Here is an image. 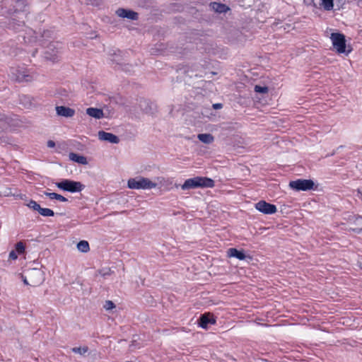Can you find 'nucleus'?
<instances>
[{"label": "nucleus", "mask_w": 362, "mask_h": 362, "mask_svg": "<svg viewBox=\"0 0 362 362\" xmlns=\"http://www.w3.org/2000/svg\"><path fill=\"white\" fill-rule=\"evenodd\" d=\"M4 9H6L5 12L8 14H17L18 20L16 18H12L11 21L8 23V28L14 30L15 31H19L20 28L24 26L23 18L25 16V3L24 0H4Z\"/></svg>", "instance_id": "f257e3e1"}, {"label": "nucleus", "mask_w": 362, "mask_h": 362, "mask_svg": "<svg viewBox=\"0 0 362 362\" xmlns=\"http://www.w3.org/2000/svg\"><path fill=\"white\" fill-rule=\"evenodd\" d=\"M45 280L44 273L40 269L33 268L27 271L26 276L23 277V282L26 285L37 286Z\"/></svg>", "instance_id": "f03ea898"}, {"label": "nucleus", "mask_w": 362, "mask_h": 362, "mask_svg": "<svg viewBox=\"0 0 362 362\" xmlns=\"http://www.w3.org/2000/svg\"><path fill=\"white\" fill-rule=\"evenodd\" d=\"M26 35H23V40L26 43H33L39 42L40 45L44 44V40L47 38H50L52 35V32L50 30H44L39 36L37 35L35 31L30 28H28L26 30Z\"/></svg>", "instance_id": "7ed1b4c3"}, {"label": "nucleus", "mask_w": 362, "mask_h": 362, "mask_svg": "<svg viewBox=\"0 0 362 362\" xmlns=\"http://www.w3.org/2000/svg\"><path fill=\"white\" fill-rule=\"evenodd\" d=\"M330 39L332 40L333 47L338 53L346 52V39L343 34L339 33H332Z\"/></svg>", "instance_id": "20e7f679"}, {"label": "nucleus", "mask_w": 362, "mask_h": 362, "mask_svg": "<svg viewBox=\"0 0 362 362\" xmlns=\"http://www.w3.org/2000/svg\"><path fill=\"white\" fill-rule=\"evenodd\" d=\"M59 45V43L57 42L49 43L44 52L45 58L52 62L57 60L59 50L61 49Z\"/></svg>", "instance_id": "39448f33"}, {"label": "nucleus", "mask_w": 362, "mask_h": 362, "mask_svg": "<svg viewBox=\"0 0 362 362\" xmlns=\"http://www.w3.org/2000/svg\"><path fill=\"white\" fill-rule=\"evenodd\" d=\"M57 186L64 191L78 192L83 189L84 185L81 182H55Z\"/></svg>", "instance_id": "423d86ee"}, {"label": "nucleus", "mask_w": 362, "mask_h": 362, "mask_svg": "<svg viewBox=\"0 0 362 362\" xmlns=\"http://www.w3.org/2000/svg\"><path fill=\"white\" fill-rule=\"evenodd\" d=\"M289 187L296 191L316 190L318 187L317 182H289Z\"/></svg>", "instance_id": "0eeeda50"}, {"label": "nucleus", "mask_w": 362, "mask_h": 362, "mask_svg": "<svg viewBox=\"0 0 362 362\" xmlns=\"http://www.w3.org/2000/svg\"><path fill=\"white\" fill-rule=\"evenodd\" d=\"M255 208L264 214H273L276 212V206L274 204L261 200L255 204Z\"/></svg>", "instance_id": "6e6552de"}, {"label": "nucleus", "mask_w": 362, "mask_h": 362, "mask_svg": "<svg viewBox=\"0 0 362 362\" xmlns=\"http://www.w3.org/2000/svg\"><path fill=\"white\" fill-rule=\"evenodd\" d=\"M175 187L177 188L180 187L181 189L183 190L195 189L199 187H214V182H184L182 185L175 184Z\"/></svg>", "instance_id": "1a4fd4ad"}, {"label": "nucleus", "mask_w": 362, "mask_h": 362, "mask_svg": "<svg viewBox=\"0 0 362 362\" xmlns=\"http://www.w3.org/2000/svg\"><path fill=\"white\" fill-rule=\"evenodd\" d=\"M12 78L18 82L29 81L31 80V76L26 74L25 72L18 69H11Z\"/></svg>", "instance_id": "9d476101"}, {"label": "nucleus", "mask_w": 362, "mask_h": 362, "mask_svg": "<svg viewBox=\"0 0 362 362\" xmlns=\"http://www.w3.org/2000/svg\"><path fill=\"white\" fill-rule=\"evenodd\" d=\"M157 186V182H127L128 188L135 189H150Z\"/></svg>", "instance_id": "9b49d317"}, {"label": "nucleus", "mask_w": 362, "mask_h": 362, "mask_svg": "<svg viewBox=\"0 0 362 362\" xmlns=\"http://www.w3.org/2000/svg\"><path fill=\"white\" fill-rule=\"evenodd\" d=\"M98 139L101 141H106L111 144H118L119 139L116 135L104 131L98 132Z\"/></svg>", "instance_id": "f8f14e48"}, {"label": "nucleus", "mask_w": 362, "mask_h": 362, "mask_svg": "<svg viewBox=\"0 0 362 362\" xmlns=\"http://www.w3.org/2000/svg\"><path fill=\"white\" fill-rule=\"evenodd\" d=\"M116 13L121 18H126L130 20H137L138 18V13L132 10L119 8L117 10Z\"/></svg>", "instance_id": "ddd939ff"}, {"label": "nucleus", "mask_w": 362, "mask_h": 362, "mask_svg": "<svg viewBox=\"0 0 362 362\" xmlns=\"http://www.w3.org/2000/svg\"><path fill=\"white\" fill-rule=\"evenodd\" d=\"M56 112L58 115L65 117H71L75 114L74 109L65 106H57Z\"/></svg>", "instance_id": "4468645a"}, {"label": "nucleus", "mask_w": 362, "mask_h": 362, "mask_svg": "<svg viewBox=\"0 0 362 362\" xmlns=\"http://www.w3.org/2000/svg\"><path fill=\"white\" fill-rule=\"evenodd\" d=\"M216 323V320L213 317H211L210 314H204L202 315L199 319V325L204 328L206 329L209 324L214 325Z\"/></svg>", "instance_id": "2eb2a0df"}, {"label": "nucleus", "mask_w": 362, "mask_h": 362, "mask_svg": "<svg viewBox=\"0 0 362 362\" xmlns=\"http://www.w3.org/2000/svg\"><path fill=\"white\" fill-rule=\"evenodd\" d=\"M86 114L95 119H101L104 117V113L102 109L96 107H88L86 109Z\"/></svg>", "instance_id": "dca6fc26"}, {"label": "nucleus", "mask_w": 362, "mask_h": 362, "mask_svg": "<svg viewBox=\"0 0 362 362\" xmlns=\"http://www.w3.org/2000/svg\"><path fill=\"white\" fill-rule=\"evenodd\" d=\"M69 158L71 160L79 164L86 165L88 163L87 158L85 156L75 153H70L69 154Z\"/></svg>", "instance_id": "f3484780"}, {"label": "nucleus", "mask_w": 362, "mask_h": 362, "mask_svg": "<svg viewBox=\"0 0 362 362\" xmlns=\"http://www.w3.org/2000/svg\"><path fill=\"white\" fill-rule=\"evenodd\" d=\"M228 255L229 257H236L240 260H243L246 257L243 250H238L236 248H230L228 250Z\"/></svg>", "instance_id": "a211bd4d"}, {"label": "nucleus", "mask_w": 362, "mask_h": 362, "mask_svg": "<svg viewBox=\"0 0 362 362\" xmlns=\"http://www.w3.org/2000/svg\"><path fill=\"white\" fill-rule=\"evenodd\" d=\"M213 9L217 13H226L229 10V8L223 4L214 2L211 4Z\"/></svg>", "instance_id": "6ab92c4d"}, {"label": "nucleus", "mask_w": 362, "mask_h": 362, "mask_svg": "<svg viewBox=\"0 0 362 362\" xmlns=\"http://www.w3.org/2000/svg\"><path fill=\"white\" fill-rule=\"evenodd\" d=\"M197 138L199 141L206 144H211L214 140V136L211 134H199Z\"/></svg>", "instance_id": "aec40b11"}, {"label": "nucleus", "mask_w": 362, "mask_h": 362, "mask_svg": "<svg viewBox=\"0 0 362 362\" xmlns=\"http://www.w3.org/2000/svg\"><path fill=\"white\" fill-rule=\"evenodd\" d=\"M77 249L82 252H87L90 250L89 244L86 240H81L77 244Z\"/></svg>", "instance_id": "412c9836"}, {"label": "nucleus", "mask_w": 362, "mask_h": 362, "mask_svg": "<svg viewBox=\"0 0 362 362\" xmlns=\"http://www.w3.org/2000/svg\"><path fill=\"white\" fill-rule=\"evenodd\" d=\"M89 349L87 346H80V347H73L71 349V351L80 354L81 356L85 355L88 351Z\"/></svg>", "instance_id": "4be33fe9"}, {"label": "nucleus", "mask_w": 362, "mask_h": 362, "mask_svg": "<svg viewBox=\"0 0 362 362\" xmlns=\"http://www.w3.org/2000/svg\"><path fill=\"white\" fill-rule=\"evenodd\" d=\"M322 1V6H323L324 9L326 11H331L333 9L334 7V0H321Z\"/></svg>", "instance_id": "5701e85b"}, {"label": "nucleus", "mask_w": 362, "mask_h": 362, "mask_svg": "<svg viewBox=\"0 0 362 362\" xmlns=\"http://www.w3.org/2000/svg\"><path fill=\"white\" fill-rule=\"evenodd\" d=\"M38 213L43 216H53L54 215V212L52 209L47 208L40 207Z\"/></svg>", "instance_id": "b1692460"}, {"label": "nucleus", "mask_w": 362, "mask_h": 362, "mask_svg": "<svg viewBox=\"0 0 362 362\" xmlns=\"http://www.w3.org/2000/svg\"><path fill=\"white\" fill-rule=\"evenodd\" d=\"M30 209H32L34 211H39L40 209V206L34 200H30V202L26 204Z\"/></svg>", "instance_id": "393cba45"}, {"label": "nucleus", "mask_w": 362, "mask_h": 362, "mask_svg": "<svg viewBox=\"0 0 362 362\" xmlns=\"http://www.w3.org/2000/svg\"><path fill=\"white\" fill-rule=\"evenodd\" d=\"M185 181H214L212 179L206 177H194L192 178L187 179Z\"/></svg>", "instance_id": "a878e982"}, {"label": "nucleus", "mask_w": 362, "mask_h": 362, "mask_svg": "<svg viewBox=\"0 0 362 362\" xmlns=\"http://www.w3.org/2000/svg\"><path fill=\"white\" fill-rule=\"evenodd\" d=\"M255 91L256 93H266L268 92V88L267 86H260L256 85L255 86Z\"/></svg>", "instance_id": "bb28decb"}, {"label": "nucleus", "mask_w": 362, "mask_h": 362, "mask_svg": "<svg viewBox=\"0 0 362 362\" xmlns=\"http://www.w3.org/2000/svg\"><path fill=\"white\" fill-rule=\"evenodd\" d=\"M16 250L19 253L21 254L25 251V246L22 242H18L16 245Z\"/></svg>", "instance_id": "cd10ccee"}, {"label": "nucleus", "mask_w": 362, "mask_h": 362, "mask_svg": "<svg viewBox=\"0 0 362 362\" xmlns=\"http://www.w3.org/2000/svg\"><path fill=\"white\" fill-rule=\"evenodd\" d=\"M104 308L107 310H112V308H115V305L111 300H106L105 303V305H104Z\"/></svg>", "instance_id": "c85d7f7f"}, {"label": "nucleus", "mask_w": 362, "mask_h": 362, "mask_svg": "<svg viewBox=\"0 0 362 362\" xmlns=\"http://www.w3.org/2000/svg\"><path fill=\"white\" fill-rule=\"evenodd\" d=\"M45 194L46 196H47L48 197H49L51 199H57V197L58 195V194L55 193V192H45Z\"/></svg>", "instance_id": "c756f323"}, {"label": "nucleus", "mask_w": 362, "mask_h": 362, "mask_svg": "<svg viewBox=\"0 0 362 362\" xmlns=\"http://www.w3.org/2000/svg\"><path fill=\"white\" fill-rule=\"evenodd\" d=\"M0 194H1V195H3L4 197H8L10 195H13V196L15 195L14 194H12L11 190L10 189H7L4 192H1Z\"/></svg>", "instance_id": "7c9ffc66"}, {"label": "nucleus", "mask_w": 362, "mask_h": 362, "mask_svg": "<svg viewBox=\"0 0 362 362\" xmlns=\"http://www.w3.org/2000/svg\"><path fill=\"white\" fill-rule=\"evenodd\" d=\"M128 181H142V182H144V181H150V180L148 179H147V178L139 177H136V178H130V179L128 180Z\"/></svg>", "instance_id": "2f4dec72"}, {"label": "nucleus", "mask_w": 362, "mask_h": 362, "mask_svg": "<svg viewBox=\"0 0 362 362\" xmlns=\"http://www.w3.org/2000/svg\"><path fill=\"white\" fill-rule=\"evenodd\" d=\"M17 258H18V255H17L16 251H14V250L11 251L9 253V259L14 260V259H16Z\"/></svg>", "instance_id": "473e14b6"}, {"label": "nucleus", "mask_w": 362, "mask_h": 362, "mask_svg": "<svg viewBox=\"0 0 362 362\" xmlns=\"http://www.w3.org/2000/svg\"><path fill=\"white\" fill-rule=\"evenodd\" d=\"M57 200H59L60 202H67V199L64 197H63L62 195L61 194H59L57 195Z\"/></svg>", "instance_id": "72a5a7b5"}, {"label": "nucleus", "mask_w": 362, "mask_h": 362, "mask_svg": "<svg viewBox=\"0 0 362 362\" xmlns=\"http://www.w3.org/2000/svg\"><path fill=\"white\" fill-rule=\"evenodd\" d=\"M223 107V105L221 103H215L213 105V108L214 110H219L221 108H222Z\"/></svg>", "instance_id": "f704fd0d"}, {"label": "nucleus", "mask_w": 362, "mask_h": 362, "mask_svg": "<svg viewBox=\"0 0 362 362\" xmlns=\"http://www.w3.org/2000/svg\"><path fill=\"white\" fill-rule=\"evenodd\" d=\"M47 146H48L49 148H53V147H54V146H55V142H54V141H52V140H49V141H47Z\"/></svg>", "instance_id": "c9c22d12"}, {"label": "nucleus", "mask_w": 362, "mask_h": 362, "mask_svg": "<svg viewBox=\"0 0 362 362\" xmlns=\"http://www.w3.org/2000/svg\"><path fill=\"white\" fill-rule=\"evenodd\" d=\"M99 273H100L102 276H106V275H110V269H108V271H107V272H103L102 270H100V271H99Z\"/></svg>", "instance_id": "e433bc0d"}, {"label": "nucleus", "mask_w": 362, "mask_h": 362, "mask_svg": "<svg viewBox=\"0 0 362 362\" xmlns=\"http://www.w3.org/2000/svg\"><path fill=\"white\" fill-rule=\"evenodd\" d=\"M21 199L27 200V197L25 194L18 195Z\"/></svg>", "instance_id": "4c0bfd02"}, {"label": "nucleus", "mask_w": 362, "mask_h": 362, "mask_svg": "<svg viewBox=\"0 0 362 362\" xmlns=\"http://www.w3.org/2000/svg\"><path fill=\"white\" fill-rule=\"evenodd\" d=\"M296 181L303 182V181H313V180H308V179H298Z\"/></svg>", "instance_id": "58836bf2"}, {"label": "nucleus", "mask_w": 362, "mask_h": 362, "mask_svg": "<svg viewBox=\"0 0 362 362\" xmlns=\"http://www.w3.org/2000/svg\"><path fill=\"white\" fill-rule=\"evenodd\" d=\"M135 342H136V341H135V340H134V341H132V344H130V346H129L130 349H131L132 346H135Z\"/></svg>", "instance_id": "ea45409f"}, {"label": "nucleus", "mask_w": 362, "mask_h": 362, "mask_svg": "<svg viewBox=\"0 0 362 362\" xmlns=\"http://www.w3.org/2000/svg\"><path fill=\"white\" fill-rule=\"evenodd\" d=\"M112 61H115L117 64H119V60H117L115 59H112Z\"/></svg>", "instance_id": "a19ab883"}, {"label": "nucleus", "mask_w": 362, "mask_h": 362, "mask_svg": "<svg viewBox=\"0 0 362 362\" xmlns=\"http://www.w3.org/2000/svg\"><path fill=\"white\" fill-rule=\"evenodd\" d=\"M358 192L362 194V189H358Z\"/></svg>", "instance_id": "79ce46f5"}, {"label": "nucleus", "mask_w": 362, "mask_h": 362, "mask_svg": "<svg viewBox=\"0 0 362 362\" xmlns=\"http://www.w3.org/2000/svg\"><path fill=\"white\" fill-rule=\"evenodd\" d=\"M62 181H66V182H68V181H70L69 180H62Z\"/></svg>", "instance_id": "37998d69"}]
</instances>
